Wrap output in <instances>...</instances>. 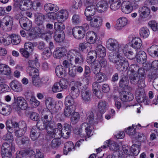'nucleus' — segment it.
Segmentation results:
<instances>
[{
    "label": "nucleus",
    "instance_id": "603ef678",
    "mask_svg": "<svg viewBox=\"0 0 158 158\" xmlns=\"http://www.w3.org/2000/svg\"><path fill=\"white\" fill-rule=\"evenodd\" d=\"M10 72V69L8 66L4 64H0V73L8 75Z\"/></svg>",
    "mask_w": 158,
    "mask_h": 158
},
{
    "label": "nucleus",
    "instance_id": "ddd939ff",
    "mask_svg": "<svg viewBox=\"0 0 158 158\" xmlns=\"http://www.w3.org/2000/svg\"><path fill=\"white\" fill-rule=\"evenodd\" d=\"M86 38L88 39L89 42L91 44L100 43L99 42L98 38L96 33L93 31H89L87 32L86 35Z\"/></svg>",
    "mask_w": 158,
    "mask_h": 158
},
{
    "label": "nucleus",
    "instance_id": "0eeeda50",
    "mask_svg": "<svg viewBox=\"0 0 158 158\" xmlns=\"http://www.w3.org/2000/svg\"><path fill=\"white\" fill-rule=\"evenodd\" d=\"M83 88L81 90V99L83 102L89 103L91 99V92L85 86V87L82 86Z\"/></svg>",
    "mask_w": 158,
    "mask_h": 158
},
{
    "label": "nucleus",
    "instance_id": "a19ab883",
    "mask_svg": "<svg viewBox=\"0 0 158 158\" xmlns=\"http://www.w3.org/2000/svg\"><path fill=\"white\" fill-rule=\"evenodd\" d=\"M75 98L72 97L69 95H67L65 98L64 104L65 106H72L76 107L74 99Z\"/></svg>",
    "mask_w": 158,
    "mask_h": 158
},
{
    "label": "nucleus",
    "instance_id": "72a5a7b5",
    "mask_svg": "<svg viewBox=\"0 0 158 158\" xmlns=\"http://www.w3.org/2000/svg\"><path fill=\"white\" fill-rule=\"evenodd\" d=\"M96 11V6L95 5H92L87 6L85 10V15L87 16H93Z\"/></svg>",
    "mask_w": 158,
    "mask_h": 158
},
{
    "label": "nucleus",
    "instance_id": "a878e982",
    "mask_svg": "<svg viewBox=\"0 0 158 158\" xmlns=\"http://www.w3.org/2000/svg\"><path fill=\"white\" fill-rule=\"evenodd\" d=\"M35 23L38 26L43 25L45 16L41 13H36L34 14Z\"/></svg>",
    "mask_w": 158,
    "mask_h": 158
},
{
    "label": "nucleus",
    "instance_id": "39448f33",
    "mask_svg": "<svg viewBox=\"0 0 158 158\" xmlns=\"http://www.w3.org/2000/svg\"><path fill=\"white\" fill-rule=\"evenodd\" d=\"M82 83L80 81L75 82L74 85L71 87L70 90L69 91V95L71 96L72 97L77 98L78 97L80 94V89H82Z\"/></svg>",
    "mask_w": 158,
    "mask_h": 158
},
{
    "label": "nucleus",
    "instance_id": "f8f14e48",
    "mask_svg": "<svg viewBox=\"0 0 158 158\" xmlns=\"http://www.w3.org/2000/svg\"><path fill=\"white\" fill-rule=\"evenodd\" d=\"M72 33L74 37L77 39H81L83 38L85 33L82 28L79 27H75L72 29Z\"/></svg>",
    "mask_w": 158,
    "mask_h": 158
},
{
    "label": "nucleus",
    "instance_id": "0e129e2a",
    "mask_svg": "<svg viewBox=\"0 0 158 158\" xmlns=\"http://www.w3.org/2000/svg\"><path fill=\"white\" fill-rule=\"evenodd\" d=\"M149 32L148 29L146 27H143L139 31L140 35L143 38L148 37L149 35Z\"/></svg>",
    "mask_w": 158,
    "mask_h": 158
},
{
    "label": "nucleus",
    "instance_id": "774afa93",
    "mask_svg": "<svg viewBox=\"0 0 158 158\" xmlns=\"http://www.w3.org/2000/svg\"><path fill=\"white\" fill-rule=\"evenodd\" d=\"M128 85V80L126 77H123L120 80L119 83V86L120 87L124 88L127 87Z\"/></svg>",
    "mask_w": 158,
    "mask_h": 158
},
{
    "label": "nucleus",
    "instance_id": "2eb2a0df",
    "mask_svg": "<svg viewBox=\"0 0 158 158\" xmlns=\"http://www.w3.org/2000/svg\"><path fill=\"white\" fill-rule=\"evenodd\" d=\"M56 19L59 21L63 22L65 21L68 18V12L66 10H62L55 14Z\"/></svg>",
    "mask_w": 158,
    "mask_h": 158
},
{
    "label": "nucleus",
    "instance_id": "5fc2aeb1",
    "mask_svg": "<svg viewBox=\"0 0 158 158\" xmlns=\"http://www.w3.org/2000/svg\"><path fill=\"white\" fill-rule=\"evenodd\" d=\"M95 79L98 83H101L107 80V77L104 73H101L95 76Z\"/></svg>",
    "mask_w": 158,
    "mask_h": 158
},
{
    "label": "nucleus",
    "instance_id": "c9c22d12",
    "mask_svg": "<svg viewBox=\"0 0 158 158\" xmlns=\"http://www.w3.org/2000/svg\"><path fill=\"white\" fill-rule=\"evenodd\" d=\"M147 52L148 54L152 56L158 57V46L153 45L148 48Z\"/></svg>",
    "mask_w": 158,
    "mask_h": 158
},
{
    "label": "nucleus",
    "instance_id": "864d4df0",
    "mask_svg": "<svg viewBox=\"0 0 158 158\" xmlns=\"http://www.w3.org/2000/svg\"><path fill=\"white\" fill-rule=\"evenodd\" d=\"M30 135L31 138L32 140L35 141L37 140L40 135V130L32 128L31 131Z\"/></svg>",
    "mask_w": 158,
    "mask_h": 158
},
{
    "label": "nucleus",
    "instance_id": "4c0bfd02",
    "mask_svg": "<svg viewBox=\"0 0 158 158\" xmlns=\"http://www.w3.org/2000/svg\"><path fill=\"white\" fill-rule=\"evenodd\" d=\"M44 9L47 12L53 11L56 12L59 10V7L56 5L51 3L46 4L44 7Z\"/></svg>",
    "mask_w": 158,
    "mask_h": 158
},
{
    "label": "nucleus",
    "instance_id": "f257e3e1",
    "mask_svg": "<svg viewBox=\"0 0 158 158\" xmlns=\"http://www.w3.org/2000/svg\"><path fill=\"white\" fill-rule=\"evenodd\" d=\"M67 58L69 60L71 65L73 62L75 65L77 72L81 73L83 70V68L81 65L83 63L84 58L83 55L77 49H71L68 52Z\"/></svg>",
    "mask_w": 158,
    "mask_h": 158
},
{
    "label": "nucleus",
    "instance_id": "79ce46f5",
    "mask_svg": "<svg viewBox=\"0 0 158 158\" xmlns=\"http://www.w3.org/2000/svg\"><path fill=\"white\" fill-rule=\"evenodd\" d=\"M45 104L48 111H49V110H53L56 106V102L51 97L47 98L45 100Z\"/></svg>",
    "mask_w": 158,
    "mask_h": 158
},
{
    "label": "nucleus",
    "instance_id": "9d476101",
    "mask_svg": "<svg viewBox=\"0 0 158 158\" xmlns=\"http://www.w3.org/2000/svg\"><path fill=\"white\" fill-rule=\"evenodd\" d=\"M108 147H109L110 150L116 152V154L119 149V147L118 144L110 139L106 141V142H105L104 145L103 147L102 146L101 148H105Z\"/></svg>",
    "mask_w": 158,
    "mask_h": 158
},
{
    "label": "nucleus",
    "instance_id": "a18cd8bd",
    "mask_svg": "<svg viewBox=\"0 0 158 158\" xmlns=\"http://www.w3.org/2000/svg\"><path fill=\"white\" fill-rule=\"evenodd\" d=\"M91 44L89 43L86 42H85L82 43H81L79 44V51L84 52L87 53L88 52V50L89 48H90Z\"/></svg>",
    "mask_w": 158,
    "mask_h": 158
},
{
    "label": "nucleus",
    "instance_id": "dca6fc26",
    "mask_svg": "<svg viewBox=\"0 0 158 158\" xmlns=\"http://www.w3.org/2000/svg\"><path fill=\"white\" fill-rule=\"evenodd\" d=\"M116 69L120 71H123L125 68L128 66V64L127 61L120 58L114 63Z\"/></svg>",
    "mask_w": 158,
    "mask_h": 158
},
{
    "label": "nucleus",
    "instance_id": "4d7b16f0",
    "mask_svg": "<svg viewBox=\"0 0 158 158\" xmlns=\"http://www.w3.org/2000/svg\"><path fill=\"white\" fill-rule=\"evenodd\" d=\"M127 20L125 17H122L117 21V26L118 27L122 28L126 26L127 23Z\"/></svg>",
    "mask_w": 158,
    "mask_h": 158
},
{
    "label": "nucleus",
    "instance_id": "6e6d98bb",
    "mask_svg": "<svg viewBox=\"0 0 158 158\" xmlns=\"http://www.w3.org/2000/svg\"><path fill=\"white\" fill-rule=\"evenodd\" d=\"M65 37V35L64 32L61 31L59 34H55L54 36V38L56 42L61 43L64 40Z\"/></svg>",
    "mask_w": 158,
    "mask_h": 158
},
{
    "label": "nucleus",
    "instance_id": "cd10ccee",
    "mask_svg": "<svg viewBox=\"0 0 158 158\" xmlns=\"http://www.w3.org/2000/svg\"><path fill=\"white\" fill-rule=\"evenodd\" d=\"M150 9L146 6H143L139 8V17L141 18L147 17L150 13Z\"/></svg>",
    "mask_w": 158,
    "mask_h": 158
},
{
    "label": "nucleus",
    "instance_id": "4be33fe9",
    "mask_svg": "<svg viewBox=\"0 0 158 158\" xmlns=\"http://www.w3.org/2000/svg\"><path fill=\"white\" fill-rule=\"evenodd\" d=\"M102 21L103 19L101 17L95 16L92 18L90 24L92 27H98L102 25Z\"/></svg>",
    "mask_w": 158,
    "mask_h": 158
},
{
    "label": "nucleus",
    "instance_id": "473e14b6",
    "mask_svg": "<svg viewBox=\"0 0 158 158\" xmlns=\"http://www.w3.org/2000/svg\"><path fill=\"white\" fill-rule=\"evenodd\" d=\"M10 86L11 89L15 91L20 92L22 90L21 84L16 81H12L10 83Z\"/></svg>",
    "mask_w": 158,
    "mask_h": 158
},
{
    "label": "nucleus",
    "instance_id": "423d86ee",
    "mask_svg": "<svg viewBox=\"0 0 158 158\" xmlns=\"http://www.w3.org/2000/svg\"><path fill=\"white\" fill-rule=\"evenodd\" d=\"M68 83L65 79H61L59 82L55 83L53 85L52 90L53 92H58L67 88Z\"/></svg>",
    "mask_w": 158,
    "mask_h": 158
},
{
    "label": "nucleus",
    "instance_id": "c03bdc74",
    "mask_svg": "<svg viewBox=\"0 0 158 158\" xmlns=\"http://www.w3.org/2000/svg\"><path fill=\"white\" fill-rule=\"evenodd\" d=\"M96 51L98 56L103 57L106 55L105 48L101 44L98 45L96 47Z\"/></svg>",
    "mask_w": 158,
    "mask_h": 158
},
{
    "label": "nucleus",
    "instance_id": "b1692460",
    "mask_svg": "<svg viewBox=\"0 0 158 158\" xmlns=\"http://www.w3.org/2000/svg\"><path fill=\"white\" fill-rule=\"evenodd\" d=\"M97 6L98 10L100 13L105 12L109 7L107 2L103 0L99 1L97 3Z\"/></svg>",
    "mask_w": 158,
    "mask_h": 158
},
{
    "label": "nucleus",
    "instance_id": "1a4fd4ad",
    "mask_svg": "<svg viewBox=\"0 0 158 158\" xmlns=\"http://www.w3.org/2000/svg\"><path fill=\"white\" fill-rule=\"evenodd\" d=\"M19 23L22 27L26 31L30 30L31 27V21L25 17H22L19 19Z\"/></svg>",
    "mask_w": 158,
    "mask_h": 158
},
{
    "label": "nucleus",
    "instance_id": "6e6552de",
    "mask_svg": "<svg viewBox=\"0 0 158 158\" xmlns=\"http://www.w3.org/2000/svg\"><path fill=\"white\" fill-rule=\"evenodd\" d=\"M158 75V60H155L151 63L150 71L148 76L149 78L153 79Z\"/></svg>",
    "mask_w": 158,
    "mask_h": 158
},
{
    "label": "nucleus",
    "instance_id": "bf43d9fd",
    "mask_svg": "<svg viewBox=\"0 0 158 158\" xmlns=\"http://www.w3.org/2000/svg\"><path fill=\"white\" fill-rule=\"evenodd\" d=\"M16 142L19 144H21L27 146L29 144L30 139L27 137L24 136L20 139L17 138Z\"/></svg>",
    "mask_w": 158,
    "mask_h": 158
},
{
    "label": "nucleus",
    "instance_id": "58836bf2",
    "mask_svg": "<svg viewBox=\"0 0 158 158\" xmlns=\"http://www.w3.org/2000/svg\"><path fill=\"white\" fill-rule=\"evenodd\" d=\"M26 70L29 75L32 76V77H38L39 75V71L36 67L28 66Z\"/></svg>",
    "mask_w": 158,
    "mask_h": 158
},
{
    "label": "nucleus",
    "instance_id": "c85d7f7f",
    "mask_svg": "<svg viewBox=\"0 0 158 158\" xmlns=\"http://www.w3.org/2000/svg\"><path fill=\"white\" fill-rule=\"evenodd\" d=\"M136 58L138 62L139 63L143 64L146 62L147 56L144 51H140L137 53Z\"/></svg>",
    "mask_w": 158,
    "mask_h": 158
},
{
    "label": "nucleus",
    "instance_id": "de8ad7c7",
    "mask_svg": "<svg viewBox=\"0 0 158 158\" xmlns=\"http://www.w3.org/2000/svg\"><path fill=\"white\" fill-rule=\"evenodd\" d=\"M140 143L139 142H138V144H133L130 149L131 153L135 156L137 155L140 150Z\"/></svg>",
    "mask_w": 158,
    "mask_h": 158
},
{
    "label": "nucleus",
    "instance_id": "6ab92c4d",
    "mask_svg": "<svg viewBox=\"0 0 158 158\" xmlns=\"http://www.w3.org/2000/svg\"><path fill=\"white\" fill-rule=\"evenodd\" d=\"M130 74H136L138 73L139 74H144L145 71L142 68H139V67L136 64H133L131 65L129 68Z\"/></svg>",
    "mask_w": 158,
    "mask_h": 158
},
{
    "label": "nucleus",
    "instance_id": "e433bc0d",
    "mask_svg": "<svg viewBox=\"0 0 158 158\" xmlns=\"http://www.w3.org/2000/svg\"><path fill=\"white\" fill-rule=\"evenodd\" d=\"M10 110V106L3 103H0V113L2 114L3 115L8 114Z\"/></svg>",
    "mask_w": 158,
    "mask_h": 158
},
{
    "label": "nucleus",
    "instance_id": "7c9ffc66",
    "mask_svg": "<svg viewBox=\"0 0 158 158\" xmlns=\"http://www.w3.org/2000/svg\"><path fill=\"white\" fill-rule=\"evenodd\" d=\"M129 147L126 145H123L122 147L121 151H118L117 155L118 158H124L126 155H128L130 151Z\"/></svg>",
    "mask_w": 158,
    "mask_h": 158
},
{
    "label": "nucleus",
    "instance_id": "052dcab7",
    "mask_svg": "<svg viewBox=\"0 0 158 158\" xmlns=\"http://www.w3.org/2000/svg\"><path fill=\"white\" fill-rule=\"evenodd\" d=\"M11 40V43L14 45L19 44L21 41V38L19 35L15 34H13L10 35Z\"/></svg>",
    "mask_w": 158,
    "mask_h": 158
},
{
    "label": "nucleus",
    "instance_id": "37998d69",
    "mask_svg": "<svg viewBox=\"0 0 158 158\" xmlns=\"http://www.w3.org/2000/svg\"><path fill=\"white\" fill-rule=\"evenodd\" d=\"M40 123L39 122H38L37 123L36 126L38 129L40 130H40H42L45 129L48 131V133H49L50 132H51L52 131V126H49L48 124H46L44 123V125H41Z\"/></svg>",
    "mask_w": 158,
    "mask_h": 158
},
{
    "label": "nucleus",
    "instance_id": "e2e57ef3",
    "mask_svg": "<svg viewBox=\"0 0 158 158\" xmlns=\"http://www.w3.org/2000/svg\"><path fill=\"white\" fill-rule=\"evenodd\" d=\"M54 29L56 31H63V30L65 28V26L64 24L61 22H56L54 24Z\"/></svg>",
    "mask_w": 158,
    "mask_h": 158
},
{
    "label": "nucleus",
    "instance_id": "13d9d810",
    "mask_svg": "<svg viewBox=\"0 0 158 158\" xmlns=\"http://www.w3.org/2000/svg\"><path fill=\"white\" fill-rule=\"evenodd\" d=\"M138 126L141 127V126L139 124H138L137 125H133L132 127H129L127 129H125V132L129 135H133L135 134V130L138 127Z\"/></svg>",
    "mask_w": 158,
    "mask_h": 158
},
{
    "label": "nucleus",
    "instance_id": "338daca9",
    "mask_svg": "<svg viewBox=\"0 0 158 158\" xmlns=\"http://www.w3.org/2000/svg\"><path fill=\"white\" fill-rule=\"evenodd\" d=\"M32 84L36 87L39 88L43 85L41 83L40 79L38 77H32Z\"/></svg>",
    "mask_w": 158,
    "mask_h": 158
},
{
    "label": "nucleus",
    "instance_id": "f704fd0d",
    "mask_svg": "<svg viewBox=\"0 0 158 158\" xmlns=\"http://www.w3.org/2000/svg\"><path fill=\"white\" fill-rule=\"evenodd\" d=\"M32 2L30 0H22L20 3V8L27 10L32 7Z\"/></svg>",
    "mask_w": 158,
    "mask_h": 158
},
{
    "label": "nucleus",
    "instance_id": "c756f323",
    "mask_svg": "<svg viewBox=\"0 0 158 158\" xmlns=\"http://www.w3.org/2000/svg\"><path fill=\"white\" fill-rule=\"evenodd\" d=\"M129 48L128 45H126L124 48L123 49V52L129 59L131 60L133 59L136 57L135 54L132 51L129 50Z\"/></svg>",
    "mask_w": 158,
    "mask_h": 158
},
{
    "label": "nucleus",
    "instance_id": "7ed1b4c3",
    "mask_svg": "<svg viewBox=\"0 0 158 158\" xmlns=\"http://www.w3.org/2000/svg\"><path fill=\"white\" fill-rule=\"evenodd\" d=\"M144 74H129L128 75L130 83L134 85L138 84V87H145Z\"/></svg>",
    "mask_w": 158,
    "mask_h": 158
},
{
    "label": "nucleus",
    "instance_id": "680f3d73",
    "mask_svg": "<svg viewBox=\"0 0 158 158\" xmlns=\"http://www.w3.org/2000/svg\"><path fill=\"white\" fill-rule=\"evenodd\" d=\"M49 134H51L52 137L59 139L62 137L61 130H59L58 128H56L50 132Z\"/></svg>",
    "mask_w": 158,
    "mask_h": 158
},
{
    "label": "nucleus",
    "instance_id": "aec40b11",
    "mask_svg": "<svg viewBox=\"0 0 158 158\" xmlns=\"http://www.w3.org/2000/svg\"><path fill=\"white\" fill-rule=\"evenodd\" d=\"M15 104L22 110H25L28 107L26 101L21 97L17 98L16 102Z\"/></svg>",
    "mask_w": 158,
    "mask_h": 158
},
{
    "label": "nucleus",
    "instance_id": "ea45409f",
    "mask_svg": "<svg viewBox=\"0 0 158 158\" xmlns=\"http://www.w3.org/2000/svg\"><path fill=\"white\" fill-rule=\"evenodd\" d=\"M65 49L62 48H57L53 52L54 57L57 59H60L65 55Z\"/></svg>",
    "mask_w": 158,
    "mask_h": 158
},
{
    "label": "nucleus",
    "instance_id": "69168bd1",
    "mask_svg": "<svg viewBox=\"0 0 158 158\" xmlns=\"http://www.w3.org/2000/svg\"><path fill=\"white\" fill-rule=\"evenodd\" d=\"M29 104L31 108H35L38 106L40 104V102L37 100L35 97H31L30 99Z\"/></svg>",
    "mask_w": 158,
    "mask_h": 158
},
{
    "label": "nucleus",
    "instance_id": "20e7f679",
    "mask_svg": "<svg viewBox=\"0 0 158 158\" xmlns=\"http://www.w3.org/2000/svg\"><path fill=\"white\" fill-rule=\"evenodd\" d=\"M106 48L112 51H118L122 52L123 48L120 46L118 42L115 39L110 38L106 42Z\"/></svg>",
    "mask_w": 158,
    "mask_h": 158
},
{
    "label": "nucleus",
    "instance_id": "5701e85b",
    "mask_svg": "<svg viewBox=\"0 0 158 158\" xmlns=\"http://www.w3.org/2000/svg\"><path fill=\"white\" fill-rule=\"evenodd\" d=\"M121 4V9L122 11L125 14H128L132 10V7L129 2L127 1H123Z\"/></svg>",
    "mask_w": 158,
    "mask_h": 158
},
{
    "label": "nucleus",
    "instance_id": "49530a36",
    "mask_svg": "<svg viewBox=\"0 0 158 158\" xmlns=\"http://www.w3.org/2000/svg\"><path fill=\"white\" fill-rule=\"evenodd\" d=\"M55 71L56 74L59 77H64L65 75V69L62 65L57 66L55 69Z\"/></svg>",
    "mask_w": 158,
    "mask_h": 158
},
{
    "label": "nucleus",
    "instance_id": "3c124183",
    "mask_svg": "<svg viewBox=\"0 0 158 158\" xmlns=\"http://www.w3.org/2000/svg\"><path fill=\"white\" fill-rule=\"evenodd\" d=\"M97 81L94 82L92 84V88L93 89V91L95 94L96 96L99 98L102 97V94L99 92L98 91V89L100 87V86Z\"/></svg>",
    "mask_w": 158,
    "mask_h": 158
},
{
    "label": "nucleus",
    "instance_id": "412c9836",
    "mask_svg": "<svg viewBox=\"0 0 158 158\" xmlns=\"http://www.w3.org/2000/svg\"><path fill=\"white\" fill-rule=\"evenodd\" d=\"M144 87H138L135 93L136 98L137 102L140 103L141 101H143L144 97L146 96L145 91L143 89Z\"/></svg>",
    "mask_w": 158,
    "mask_h": 158
},
{
    "label": "nucleus",
    "instance_id": "393cba45",
    "mask_svg": "<svg viewBox=\"0 0 158 158\" xmlns=\"http://www.w3.org/2000/svg\"><path fill=\"white\" fill-rule=\"evenodd\" d=\"M131 44V45H128L129 47H132L136 50L140 49L142 45L141 40L138 37L133 38Z\"/></svg>",
    "mask_w": 158,
    "mask_h": 158
},
{
    "label": "nucleus",
    "instance_id": "4468645a",
    "mask_svg": "<svg viewBox=\"0 0 158 158\" xmlns=\"http://www.w3.org/2000/svg\"><path fill=\"white\" fill-rule=\"evenodd\" d=\"M108 107V103L106 102L100 100L98 104V109L99 113L97 114L99 118L101 117L102 114L107 110Z\"/></svg>",
    "mask_w": 158,
    "mask_h": 158
},
{
    "label": "nucleus",
    "instance_id": "09e8293b",
    "mask_svg": "<svg viewBox=\"0 0 158 158\" xmlns=\"http://www.w3.org/2000/svg\"><path fill=\"white\" fill-rule=\"evenodd\" d=\"M122 0H120V2L114 1V0H109V3L110 4V8L113 10H116L118 9L121 6ZM122 1L123 0H122Z\"/></svg>",
    "mask_w": 158,
    "mask_h": 158
},
{
    "label": "nucleus",
    "instance_id": "8fccbe9b",
    "mask_svg": "<svg viewBox=\"0 0 158 158\" xmlns=\"http://www.w3.org/2000/svg\"><path fill=\"white\" fill-rule=\"evenodd\" d=\"M75 107L73 106H66L64 111V114L66 117H69L75 112Z\"/></svg>",
    "mask_w": 158,
    "mask_h": 158
},
{
    "label": "nucleus",
    "instance_id": "f03ea898",
    "mask_svg": "<svg viewBox=\"0 0 158 158\" xmlns=\"http://www.w3.org/2000/svg\"><path fill=\"white\" fill-rule=\"evenodd\" d=\"M86 121L89 123H84L81 125V128L78 130V134L80 136H85V140H86V136L89 138L93 135V133L90 124L93 123L94 120V114L91 111H89L87 114Z\"/></svg>",
    "mask_w": 158,
    "mask_h": 158
},
{
    "label": "nucleus",
    "instance_id": "9b49d317",
    "mask_svg": "<svg viewBox=\"0 0 158 158\" xmlns=\"http://www.w3.org/2000/svg\"><path fill=\"white\" fill-rule=\"evenodd\" d=\"M122 52L114 51L108 53V58L109 60L111 62L114 63L120 58L123 59L121 56Z\"/></svg>",
    "mask_w": 158,
    "mask_h": 158
},
{
    "label": "nucleus",
    "instance_id": "f3484780",
    "mask_svg": "<svg viewBox=\"0 0 158 158\" xmlns=\"http://www.w3.org/2000/svg\"><path fill=\"white\" fill-rule=\"evenodd\" d=\"M15 149V145L14 144L7 143H3L1 147V153H12Z\"/></svg>",
    "mask_w": 158,
    "mask_h": 158
},
{
    "label": "nucleus",
    "instance_id": "bb28decb",
    "mask_svg": "<svg viewBox=\"0 0 158 158\" xmlns=\"http://www.w3.org/2000/svg\"><path fill=\"white\" fill-rule=\"evenodd\" d=\"M13 22V19L12 18L9 16H6L3 18L1 23L8 27L9 30H10L12 28Z\"/></svg>",
    "mask_w": 158,
    "mask_h": 158
},
{
    "label": "nucleus",
    "instance_id": "2f4dec72",
    "mask_svg": "<svg viewBox=\"0 0 158 158\" xmlns=\"http://www.w3.org/2000/svg\"><path fill=\"white\" fill-rule=\"evenodd\" d=\"M41 118L44 123L47 124L49 123V125L51 126L50 123L52 118V112L50 111H47L46 114H43Z\"/></svg>",
    "mask_w": 158,
    "mask_h": 158
},
{
    "label": "nucleus",
    "instance_id": "a211bd4d",
    "mask_svg": "<svg viewBox=\"0 0 158 158\" xmlns=\"http://www.w3.org/2000/svg\"><path fill=\"white\" fill-rule=\"evenodd\" d=\"M120 98L123 102H128L132 100L134 96L131 93L123 91L120 92Z\"/></svg>",
    "mask_w": 158,
    "mask_h": 158
}]
</instances>
